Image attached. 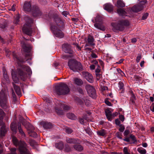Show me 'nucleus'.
Segmentation results:
<instances>
[{
	"label": "nucleus",
	"instance_id": "42",
	"mask_svg": "<svg viewBox=\"0 0 154 154\" xmlns=\"http://www.w3.org/2000/svg\"><path fill=\"white\" fill-rule=\"evenodd\" d=\"M65 131L68 134H70L73 131L71 128L68 127H67L65 128Z\"/></svg>",
	"mask_w": 154,
	"mask_h": 154
},
{
	"label": "nucleus",
	"instance_id": "23",
	"mask_svg": "<svg viewBox=\"0 0 154 154\" xmlns=\"http://www.w3.org/2000/svg\"><path fill=\"white\" fill-rule=\"evenodd\" d=\"M94 39L93 37L89 35L88 37V43L91 45H94L95 44L94 43Z\"/></svg>",
	"mask_w": 154,
	"mask_h": 154
},
{
	"label": "nucleus",
	"instance_id": "58",
	"mask_svg": "<svg viewBox=\"0 0 154 154\" xmlns=\"http://www.w3.org/2000/svg\"><path fill=\"white\" fill-rule=\"evenodd\" d=\"M117 70L118 72L120 73L122 76H123L124 74V72L120 69H117Z\"/></svg>",
	"mask_w": 154,
	"mask_h": 154
},
{
	"label": "nucleus",
	"instance_id": "30",
	"mask_svg": "<svg viewBox=\"0 0 154 154\" xmlns=\"http://www.w3.org/2000/svg\"><path fill=\"white\" fill-rule=\"evenodd\" d=\"M14 90L17 94L19 96L21 95V92L20 87L15 85H14Z\"/></svg>",
	"mask_w": 154,
	"mask_h": 154
},
{
	"label": "nucleus",
	"instance_id": "52",
	"mask_svg": "<svg viewBox=\"0 0 154 154\" xmlns=\"http://www.w3.org/2000/svg\"><path fill=\"white\" fill-rule=\"evenodd\" d=\"M96 79L97 80H99L101 78L102 76L99 73H96Z\"/></svg>",
	"mask_w": 154,
	"mask_h": 154
},
{
	"label": "nucleus",
	"instance_id": "44",
	"mask_svg": "<svg viewBox=\"0 0 154 154\" xmlns=\"http://www.w3.org/2000/svg\"><path fill=\"white\" fill-rule=\"evenodd\" d=\"M123 151L124 154H131L128 152V148L126 147H124L123 149Z\"/></svg>",
	"mask_w": 154,
	"mask_h": 154
},
{
	"label": "nucleus",
	"instance_id": "3",
	"mask_svg": "<svg viewBox=\"0 0 154 154\" xmlns=\"http://www.w3.org/2000/svg\"><path fill=\"white\" fill-rule=\"evenodd\" d=\"M11 74L12 78L15 83H17L18 82V77L24 81L25 78L27 77V74L23 72L22 70L20 69H17L16 72H15L13 69L11 71Z\"/></svg>",
	"mask_w": 154,
	"mask_h": 154
},
{
	"label": "nucleus",
	"instance_id": "22",
	"mask_svg": "<svg viewBox=\"0 0 154 154\" xmlns=\"http://www.w3.org/2000/svg\"><path fill=\"white\" fill-rule=\"evenodd\" d=\"M7 128L5 126H2L0 130V137L4 136L7 131Z\"/></svg>",
	"mask_w": 154,
	"mask_h": 154
},
{
	"label": "nucleus",
	"instance_id": "37",
	"mask_svg": "<svg viewBox=\"0 0 154 154\" xmlns=\"http://www.w3.org/2000/svg\"><path fill=\"white\" fill-rule=\"evenodd\" d=\"M76 101V102L77 103L80 105H82L83 104V100L82 99H82H80L78 97H77L75 99Z\"/></svg>",
	"mask_w": 154,
	"mask_h": 154
},
{
	"label": "nucleus",
	"instance_id": "21",
	"mask_svg": "<svg viewBox=\"0 0 154 154\" xmlns=\"http://www.w3.org/2000/svg\"><path fill=\"white\" fill-rule=\"evenodd\" d=\"M18 130L19 133L20 134L22 138H24L26 136V134L22 130L20 123H18Z\"/></svg>",
	"mask_w": 154,
	"mask_h": 154
},
{
	"label": "nucleus",
	"instance_id": "1",
	"mask_svg": "<svg viewBox=\"0 0 154 154\" xmlns=\"http://www.w3.org/2000/svg\"><path fill=\"white\" fill-rule=\"evenodd\" d=\"M53 20L55 22L54 24L51 25V29L53 32L55 36L60 38L64 37V35L61 30L59 29L63 25V22L60 17L57 16H55L53 18Z\"/></svg>",
	"mask_w": 154,
	"mask_h": 154
},
{
	"label": "nucleus",
	"instance_id": "7",
	"mask_svg": "<svg viewBox=\"0 0 154 154\" xmlns=\"http://www.w3.org/2000/svg\"><path fill=\"white\" fill-rule=\"evenodd\" d=\"M68 64L70 69L73 71H78L82 69L81 64L75 60H69Z\"/></svg>",
	"mask_w": 154,
	"mask_h": 154
},
{
	"label": "nucleus",
	"instance_id": "31",
	"mask_svg": "<svg viewBox=\"0 0 154 154\" xmlns=\"http://www.w3.org/2000/svg\"><path fill=\"white\" fill-rule=\"evenodd\" d=\"M137 151L140 154H145L146 153V149L142 147H140L137 149Z\"/></svg>",
	"mask_w": 154,
	"mask_h": 154
},
{
	"label": "nucleus",
	"instance_id": "12",
	"mask_svg": "<svg viewBox=\"0 0 154 154\" xmlns=\"http://www.w3.org/2000/svg\"><path fill=\"white\" fill-rule=\"evenodd\" d=\"M63 51L66 53L69 54H72L73 51L71 48L70 45L67 43H65L62 45Z\"/></svg>",
	"mask_w": 154,
	"mask_h": 154
},
{
	"label": "nucleus",
	"instance_id": "34",
	"mask_svg": "<svg viewBox=\"0 0 154 154\" xmlns=\"http://www.w3.org/2000/svg\"><path fill=\"white\" fill-rule=\"evenodd\" d=\"M117 6L123 7L125 6V4L122 0H118L117 2Z\"/></svg>",
	"mask_w": 154,
	"mask_h": 154
},
{
	"label": "nucleus",
	"instance_id": "5",
	"mask_svg": "<svg viewBox=\"0 0 154 154\" xmlns=\"http://www.w3.org/2000/svg\"><path fill=\"white\" fill-rule=\"evenodd\" d=\"M129 22L127 20H122L119 21L118 23H113L112 24L113 27L112 29L114 32L117 31H122L124 29V26H128Z\"/></svg>",
	"mask_w": 154,
	"mask_h": 154
},
{
	"label": "nucleus",
	"instance_id": "16",
	"mask_svg": "<svg viewBox=\"0 0 154 154\" xmlns=\"http://www.w3.org/2000/svg\"><path fill=\"white\" fill-rule=\"evenodd\" d=\"M23 8L24 10L26 11H31L32 10V7L30 2H26L24 4Z\"/></svg>",
	"mask_w": 154,
	"mask_h": 154
},
{
	"label": "nucleus",
	"instance_id": "47",
	"mask_svg": "<svg viewBox=\"0 0 154 154\" xmlns=\"http://www.w3.org/2000/svg\"><path fill=\"white\" fill-rule=\"evenodd\" d=\"M141 55L140 54H138L136 58V61L138 63L140 61V60L141 58Z\"/></svg>",
	"mask_w": 154,
	"mask_h": 154
},
{
	"label": "nucleus",
	"instance_id": "45",
	"mask_svg": "<svg viewBox=\"0 0 154 154\" xmlns=\"http://www.w3.org/2000/svg\"><path fill=\"white\" fill-rule=\"evenodd\" d=\"M31 134L30 135L31 136L36 137H37V134L35 132L31 131Z\"/></svg>",
	"mask_w": 154,
	"mask_h": 154
},
{
	"label": "nucleus",
	"instance_id": "4",
	"mask_svg": "<svg viewBox=\"0 0 154 154\" xmlns=\"http://www.w3.org/2000/svg\"><path fill=\"white\" fill-rule=\"evenodd\" d=\"M70 89L67 85L60 83L55 87V91L58 95H65L69 93Z\"/></svg>",
	"mask_w": 154,
	"mask_h": 154
},
{
	"label": "nucleus",
	"instance_id": "24",
	"mask_svg": "<svg viewBox=\"0 0 154 154\" xmlns=\"http://www.w3.org/2000/svg\"><path fill=\"white\" fill-rule=\"evenodd\" d=\"M94 26L97 28L102 31H104L105 29V26L101 24L95 23L94 24Z\"/></svg>",
	"mask_w": 154,
	"mask_h": 154
},
{
	"label": "nucleus",
	"instance_id": "2",
	"mask_svg": "<svg viewBox=\"0 0 154 154\" xmlns=\"http://www.w3.org/2000/svg\"><path fill=\"white\" fill-rule=\"evenodd\" d=\"M12 140L14 144L18 146V150L20 154H32L27 144L23 141H18L17 138L13 137Z\"/></svg>",
	"mask_w": 154,
	"mask_h": 154
},
{
	"label": "nucleus",
	"instance_id": "43",
	"mask_svg": "<svg viewBox=\"0 0 154 154\" xmlns=\"http://www.w3.org/2000/svg\"><path fill=\"white\" fill-rule=\"evenodd\" d=\"M100 88L102 91H105L108 89V87L104 85H103L101 84L100 85Z\"/></svg>",
	"mask_w": 154,
	"mask_h": 154
},
{
	"label": "nucleus",
	"instance_id": "10",
	"mask_svg": "<svg viewBox=\"0 0 154 154\" xmlns=\"http://www.w3.org/2000/svg\"><path fill=\"white\" fill-rule=\"evenodd\" d=\"M147 2L146 0H143L140 2L137 5H134L131 8L132 11L134 12H138L142 10L146 6Z\"/></svg>",
	"mask_w": 154,
	"mask_h": 154
},
{
	"label": "nucleus",
	"instance_id": "27",
	"mask_svg": "<svg viewBox=\"0 0 154 154\" xmlns=\"http://www.w3.org/2000/svg\"><path fill=\"white\" fill-rule=\"evenodd\" d=\"M74 83L78 86H81L83 84L82 81L80 79L77 78L74 79Z\"/></svg>",
	"mask_w": 154,
	"mask_h": 154
},
{
	"label": "nucleus",
	"instance_id": "38",
	"mask_svg": "<svg viewBox=\"0 0 154 154\" xmlns=\"http://www.w3.org/2000/svg\"><path fill=\"white\" fill-rule=\"evenodd\" d=\"M20 17L18 15H17L15 18L14 23V24H17L19 21Z\"/></svg>",
	"mask_w": 154,
	"mask_h": 154
},
{
	"label": "nucleus",
	"instance_id": "28",
	"mask_svg": "<svg viewBox=\"0 0 154 154\" xmlns=\"http://www.w3.org/2000/svg\"><path fill=\"white\" fill-rule=\"evenodd\" d=\"M66 140L67 143H75L78 142V140L77 139L70 138H67Z\"/></svg>",
	"mask_w": 154,
	"mask_h": 154
},
{
	"label": "nucleus",
	"instance_id": "60",
	"mask_svg": "<svg viewBox=\"0 0 154 154\" xmlns=\"http://www.w3.org/2000/svg\"><path fill=\"white\" fill-rule=\"evenodd\" d=\"M116 135L117 137L118 138H119V139H122V138L121 137V134H120L119 133V132L117 133L116 134Z\"/></svg>",
	"mask_w": 154,
	"mask_h": 154
},
{
	"label": "nucleus",
	"instance_id": "46",
	"mask_svg": "<svg viewBox=\"0 0 154 154\" xmlns=\"http://www.w3.org/2000/svg\"><path fill=\"white\" fill-rule=\"evenodd\" d=\"M95 20L96 22L100 21L101 20V17L99 15H97L95 18Z\"/></svg>",
	"mask_w": 154,
	"mask_h": 154
},
{
	"label": "nucleus",
	"instance_id": "32",
	"mask_svg": "<svg viewBox=\"0 0 154 154\" xmlns=\"http://www.w3.org/2000/svg\"><path fill=\"white\" fill-rule=\"evenodd\" d=\"M73 147L75 150L79 151H81L83 150V147L79 144H75L74 145Z\"/></svg>",
	"mask_w": 154,
	"mask_h": 154
},
{
	"label": "nucleus",
	"instance_id": "18",
	"mask_svg": "<svg viewBox=\"0 0 154 154\" xmlns=\"http://www.w3.org/2000/svg\"><path fill=\"white\" fill-rule=\"evenodd\" d=\"M104 8L108 12H111L113 10V6L110 4H106L104 5Z\"/></svg>",
	"mask_w": 154,
	"mask_h": 154
},
{
	"label": "nucleus",
	"instance_id": "48",
	"mask_svg": "<svg viewBox=\"0 0 154 154\" xmlns=\"http://www.w3.org/2000/svg\"><path fill=\"white\" fill-rule=\"evenodd\" d=\"M136 99V97L134 95H132L131 97V98L130 101L132 103L134 104L135 103L134 100Z\"/></svg>",
	"mask_w": 154,
	"mask_h": 154
},
{
	"label": "nucleus",
	"instance_id": "26",
	"mask_svg": "<svg viewBox=\"0 0 154 154\" xmlns=\"http://www.w3.org/2000/svg\"><path fill=\"white\" fill-rule=\"evenodd\" d=\"M10 127L13 132L16 133L17 132V125L16 122H14L12 123L11 124Z\"/></svg>",
	"mask_w": 154,
	"mask_h": 154
},
{
	"label": "nucleus",
	"instance_id": "19",
	"mask_svg": "<svg viewBox=\"0 0 154 154\" xmlns=\"http://www.w3.org/2000/svg\"><path fill=\"white\" fill-rule=\"evenodd\" d=\"M111 110V109H107L105 112L106 118L109 121H111L112 119V112Z\"/></svg>",
	"mask_w": 154,
	"mask_h": 154
},
{
	"label": "nucleus",
	"instance_id": "63",
	"mask_svg": "<svg viewBox=\"0 0 154 154\" xmlns=\"http://www.w3.org/2000/svg\"><path fill=\"white\" fill-rule=\"evenodd\" d=\"M119 119H120L122 121V122H123L124 120V117L122 115H120L119 116Z\"/></svg>",
	"mask_w": 154,
	"mask_h": 154
},
{
	"label": "nucleus",
	"instance_id": "29",
	"mask_svg": "<svg viewBox=\"0 0 154 154\" xmlns=\"http://www.w3.org/2000/svg\"><path fill=\"white\" fill-rule=\"evenodd\" d=\"M117 13L120 16H126V12L123 9L119 8L117 10Z\"/></svg>",
	"mask_w": 154,
	"mask_h": 154
},
{
	"label": "nucleus",
	"instance_id": "55",
	"mask_svg": "<svg viewBox=\"0 0 154 154\" xmlns=\"http://www.w3.org/2000/svg\"><path fill=\"white\" fill-rule=\"evenodd\" d=\"M130 132V131L128 130H126L124 133V135L126 136H127L129 134Z\"/></svg>",
	"mask_w": 154,
	"mask_h": 154
},
{
	"label": "nucleus",
	"instance_id": "39",
	"mask_svg": "<svg viewBox=\"0 0 154 154\" xmlns=\"http://www.w3.org/2000/svg\"><path fill=\"white\" fill-rule=\"evenodd\" d=\"M72 56V54H69V55L68 54L63 55L62 57V59L66 60L69 57H71Z\"/></svg>",
	"mask_w": 154,
	"mask_h": 154
},
{
	"label": "nucleus",
	"instance_id": "62",
	"mask_svg": "<svg viewBox=\"0 0 154 154\" xmlns=\"http://www.w3.org/2000/svg\"><path fill=\"white\" fill-rule=\"evenodd\" d=\"M73 45H75V47L79 49V50H81V48L79 46V45L77 43H74Z\"/></svg>",
	"mask_w": 154,
	"mask_h": 154
},
{
	"label": "nucleus",
	"instance_id": "50",
	"mask_svg": "<svg viewBox=\"0 0 154 154\" xmlns=\"http://www.w3.org/2000/svg\"><path fill=\"white\" fill-rule=\"evenodd\" d=\"M119 88L120 89H122L124 87V84L122 82H119Z\"/></svg>",
	"mask_w": 154,
	"mask_h": 154
},
{
	"label": "nucleus",
	"instance_id": "61",
	"mask_svg": "<svg viewBox=\"0 0 154 154\" xmlns=\"http://www.w3.org/2000/svg\"><path fill=\"white\" fill-rule=\"evenodd\" d=\"M86 132L88 134H90L91 133V130L89 128H87L85 129Z\"/></svg>",
	"mask_w": 154,
	"mask_h": 154
},
{
	"label": "nucleus",
	"instance_id": "59",
	"mask_svg": "<svg viewBox=\"0 0 154 154\" xmlns=\"http://www.w3.org/2000/svg\"><path fill=\"white\" fill-rule=\"evenodd\" d=\"M115 123L116 125L120 126L121 125H120V121L118 119H116L115 120Z\"/></svg>",
	"mask_w": 154,
	"mask_h": 154
},
{
	"label": "nucleus",
	"instance_id": "8",
	"mask_svg": "<svg viewBox=\"0 0 154 154\" xmlns=\"http://www.w3.org/2000/svg\"><path fill=\"white\" fill-rule=\"evenodd\" d=\"M0 104L4 109L8 108L7 92L6 91L2 90L0 93Z\"/></svg>",
	"mask_w": 154,
	"mask_h": 154
},
{
	"label": "nucleus",
	"instance_id": "17",
	"mask_svg": "<svg viewBox=\"0 0 154 154\" xmlns=\"http://www.w3.org/2000/svg\"><path fill=\"white\" fill-rule=\"evenodd\" d=\"M40 124L45 129H50L53 127L52 124L50 122L42 121L40 122Z\"/></svg>",
	"mask_w": 154,
	"mask_h": 154
},
{
	"label": "nucleus",
	"instance_id": "56",
	"mask_svg": "<svg viewBox=\"0 0 154 154\" xmlns=\"http://www.w3.org/2000/svg\"><path fill=\"white\" fill-rule=\"evenodd\" d=\"M148 14L147 13H146L144 14L142 17V19L144 20L146 19L148 16Z\"/></svg>",
	"mask_w": 154,
	"mask_h": 154
},
{
	"label": "nucleus",
	"instance_id": "25",
	"mask_svg": "<svg viewBox=\"0 0 154 154\" xmlns=\"http://www.w3.org/2000/svg\"><path fill=\"white\" fill-rule=\"evenodd\" d=\"M21 68L24 70H26L29 75L32 73V71L30 67L28 66H26L25 65H23L21 66Z\"/></svg>",
	"mask_w": 154,
	"mask_h": 154
},
{
	"label": "nucleus",
	"instance_id": "6",
	"mask_svg": "<svg viewBox=\"0 0 154 154\" xmlns=\"http://www.w3.org/2000/svg\"><path fill=\"white\" fill-rule=\"evenodd\" d=\"M25 20H26V23L23 27V32L26 34L31 35L32 32L31 27V24L32 23V20L28 17H25Z\"/></svg>",
	"mask_w": 154,
	"mask_h": 154
},
{
	"label": "nucleus",
	"instance_id": "64",
	"mask_svg": "<svg viewBox=\"0 0 154 154\" xmlns=\"http://www.w3.org/2000/svg\"><path fill=\"white\" fill-rule=\"evenodd\" d=\"M151 110L154 112V103H152L150 107Z\"/></svg>",
	"mask_w": 154,
	"mask_h": 154
},
{
	"label": "nucleus",
	"instance_id": "36",
	"mask_svg": "<svg viewBox=\"0 0 154 154\" xmlns=\"http://www.w3.org/2000/svg\"><path fill=\"white\" fill-rule=\"evenodd\" d=\"M67 116L69 118L71 119H75L76 118L75 116L72 113H68L67 114Z\"/></svg>",
	"mask_w": 154,
	"mask_h": 154
},
{
	"label": "nucleus",
	"instance_id": "14",
	"mask_svg": "<svg viewBox=\"0 0 154 154\" xmlns=\"http://www.w3.org/2000/svg\"><path fill=\"white\" fill-rule=\"evenodd\" d=\"M83 76L89 82L92 83L94 81L93 78L91 74L88 72H82Z\"/></svg>",
	"mask_w": 154,
	"mask_h": 154
},
{
	"label": "nucleus",
	"instance_id": "49",
	"mask_svg": "<svg viewBox=\"0 0 154 154\" xmlns=\"http://www.w3.org/2000/svg\"><path fill=\"white\" fill-rule=\"evenodd\" d=\"M120 128L119 129V131L121 132H123L125 130V128L124 126L121 125L119 126Z\"/></svg>",
	"mask_w": 154,
	"mask_h": 154
},
{
	"label": "nucleus",
	"instance_id": "33",
	"mask_svg": "<svg viewBox=\"0 0 154 154\" xmlns=\"http://www.w3.org/2000/svg\"><path fill=\"white\" fill-rule=\"evenodd\" d=\"M98 135L100 136H105L106 134V132L105 130L102 129L98 131L97 132Z\"/></svg>",
	"mask_w": 154,
	"mask_h": 154
},
{
	"label": "nucleus",
	"instance_id": "35",
	"mask_svg": "<svg viewBox=\"0 0 154 154\" xmlns=\"http://www.w3.org/2000/svg\"><path fill=\"white\" fill-rule=\"evenodd\" d=\"M55 146L57 148L60 149H62L63 147V143L62 142L55 144Z\"/></svg>",
	"mask_w": 154,
	"mask_h": 154
},
{
	"label": "nucleus",
	"instance_id": "53",
	"mask_svg": "<svg viewBox=\"0 0 154 154\" xmlns=\"http://www.w3.org/2000/svg\"><path fill=\"white\" fill-rule=\"evenodd\" d=\"M77 90L81 94H84V91L83 90L80 88H78Z\"/></svg>",
	"mask_w": 154,
	"mask_h": 154
},
{
	"label": "nucleus",
	"instance_id": "11",
	"mask_svg": "<svg viewBox=\"0 0 154 154\" xmlns=\"http://www.w3.org/2000/svg\"><path fill=\"white\" fill-rule=\"evenodd\" d=\"M85 88L88 95L90 97L93 98H96V90L93 86L87 85H86Z\"/></svg>",
	"mask_w": 154,
	"mask_h": 154
},
{
	"label": "nucleus",
	"instance_id": "51",
	"mask_svg": "<svg viewBox=\"0 0 154 154\" xmlns=\"http://www.w3.org/2000/svg\"><path fill=\"white\" fill-rule=\"evenodd\" d=\"M20 120V121L21 122L22 124L23 125L25 126V125L24 122L25 121V120L23 119L22 117H20L19 119Z\"/></svg>",
	"mask_w": 154,
	"mask_h": 154
},
{
	"label": "nucleus",
	"instance_id": "20",
	"mask_svg": "<svg viewBox=\"0 0 154 154\" xmlns=\"http://www.w3.org/2000/svg\"><path fill=\"white\" fill-rule=\"evenodd\" d=\"M5 116V113L3 110L0 108V125L2 126H4L5 127L4 123L3 122L2 120Z\"/></svg>",
	"mask_w": 154,
	"mask_h": 154
},
{
	"label": "nucleus",
	"instance_id": "15",
	"mask_svg": "<svg viewBox=\"0 0 154 154\" xmlns=\"http://www.w3.org/2000/svg\"><path fill=\"white\" fill-rule=\"evenodd\" d=\"M33 15L34 17H38L41 15L42 13L38 7L37 6L33 7L32 9Z\"/></svg>",
	"mask_w": 154,
	"mask_h": 154
},
{
	"label": "nucleus",
	"instance_id": "9",
	"mask_svg": "<svg viewBox=\"0 0 154 154\" xmlns=\"http://www.w3.org/2000/svg\"><path fill=\"white\" fill-rule=\"evenodd\" d=\"M63 108L65 110H68L70 109V107L61 102H59L58 105L55 108V111L58 115H62L64 113V111L62 109Z\"/></svg>",
	"mask_w": 154,
	"mask_h": 154
},
{
	"label": "nucleus",
	"instance_id": "57",
	"mask_svg": "<svg viewBox=\"0 0 154 154\" xmlns=\"http://www.w3.org/2000/svg\"><path fill=\"white\" fill-rule=\"evenodd\" d=\"M16 6V5L15 4H13L12 7H11V8L9 9L10 10L12 11H14L15 10V7Z\"/></svg>",
	"mask_w": 154,
	"mask_h": 154
},
{
	"label": "nucleus",
	"instance_id": "40",
	"mask_svg": "<svg viewBox=\"0 0 154 154\" xmlns=\"http://www.w3.org/2000/svg\"><path fill=\"white\" fill-rule=\"evenodd\" d=\"M11 152L8 154H17L16 149L15 148H11L10 149Z\"/></svg>",
	"mask_w": 154,
	"mask_h": 154
},
{
	"label": "nucleus",
	"instance_id": "13",
	"mask_svg": "<svg viewBox=\"0 0 154 154\" xmlns=\"http://www.w3.org/2000/svg\"><path fill=\"white\" fill-rule=\"evenodd\" d=\"M22 47L25 52L26 53L25 54L26 57L30 56L31 54L30 52L31 49V45L29 44H24L22 45Z\"/></svg>",
	"mask_w": 154,
	"mask_h": 154
},
{
	"label": "nucleus",
	"instance_id": "41",
	"mask_svg": "<svg viewBox=\"0 0 154 154\" xmlns=\"http://www.w3.org/2000/svg\"><path fill=\"white\" fill-rule=\"evenodd\" d=\"M82 99L86 106H88L90 105L89 101L86 98L84 97L82 98Z\"/></svg>",
	"mask_w": 154,
	"mask_h": 154
},
{
	"label": "nucleus",
	"instance_id": "54",
	"mask_svg": "<svg viewBox=\"0 0 154 154\" xmlns=\"http://www.w3.org/2000/svg\"><path fill=\"white\" fill-rule=\"evenodd\" d=\"M105 103L109 106H111V103L107 99H106L105 100Z\"/></svg>",
	"mask_w": 154,
	"mask_h": 154
}]
</instances>
